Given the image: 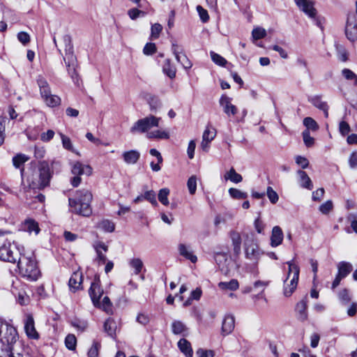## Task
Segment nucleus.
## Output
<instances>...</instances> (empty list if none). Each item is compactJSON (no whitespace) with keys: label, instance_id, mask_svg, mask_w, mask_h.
Here are the masks:
<instances>
[{"label":"nucleus","instance_id":"052dcab7","mask_svg":"<svg viewBox=\"0 0 357 357\" xmlns=\"http://www.w3.org/2000/svg\"><path fill=\"white\" fill-rule=\"evenodd\" d=\"M7 121L6 117L0 116V146L3 144L6 133H5V125Z\"/></svg>","mask_w":357,"mask_h":357},{"label":"nucleus","instance_id":"2f4dec72","mask_svg":"<svg viewBox=\"0 0 357 357\" xmlns=\"http://www.w3.org/2000/svg\"><path fill=\"white\" fill-rule=\"evenodd\" d=\"M146 137L149 139H169V135L165 130H153L146 133Z\"/></svg>","mask_w":357,"mask_h":357},{"label":"nucleus","instance_id":"a19ab883","mask_svg":"<svg viewBox=\"0 0 357 357\" xmlns=\"http://www.w3.org/2000/svg\"><path fill=\"white\" fill-rule=\"evenodd\" d=\"M66 347L71 351H74L77 346V338L73 334H68L65 339Z\"/></svg>","mask_w":357,"mask_h":357},{"label":"nucleus","instance_id":"6e6552de","mask_svg":"<svg viewBox=\"0 0 357 357\" xmlns=\"http://www.w3.org/2000/svg\"><path fill=\"white\" fill-rule=\"evenodd\" d=\"M244 247L246 259L253 263H257L263 252L259 248L257 241L253 238L252 235L250 237L248 234L246 235Z\"/></svg>","mask_w":357,"mask_h":357},{"label":"nucleus","instance_id":"09e8293b","mask_svg":"<svg viewBox=\"0 0 357 357\" xmlns=\"http://www.w3.org/2000/svg\"><path fill=\"white\" fill-rule=\"evenodd\" d=\"M210 54H211L212 61L215 64H217L220 66H225L227 64V60L225 58H223L222 56H220V54L215 53L214 52H211Z\"/></svg>","mask_w":357,"mask_h":357},{"label":"nucleus","instance_id":"b1692460","mask_svg":"<svg viewBox=\"0 0 357 357\" xmlns=\"http://www.w3.org/2000/svg\"><path fill=\"white\" fill-rule=\"evenodd\" d=\"M22 228L23 230L31 234L34 232L36 235H37L40 231V228L38 227V224L33 219H27L26 220L22 225Z\"/></svg>","mask_w":357,"mask_h":357},{"label":"nucleus","instance_id":"f8f14e48","mask_svg":"<svg viewBox=\"0 0 357 357\" xmlns=\"http://www.w3.org/2000/svg\"><path fill=\"white\" fill-rule=\"evenodd\" d=\"M172 50L175 55L176 59L185 69H190L192 64L183 52V49L176 43H172Z\"/></svg>","mask_w":357,"mask_h":357},{"label":"nucleus","instance_id":"ea45409f","mask_svg":"<svg viewBox=\"0 0 357 357\" xmlns=\"http://www.w3.org/2000/svg\"><path fill=\"white\" fill-rule=\"evenodd\" d=\"M342 75L347 80L353 81L354 86H357V75L352 70L349 68H344L342 70Z\"/></svg>","mask_w":357,"mask_h":357},{"label":"nucleus","instance_id":"5701e85b","mask_svg":"<svg viewBox=\"0 0 357 357\" xmlns=\"http://www.w3.org/2000/svg\"><path fill=\"white\" fill-rule=\"evenodd\" d=\"M123 160L128 165L135 164L140 158V153L136 150L126 151L122 155Z\"/></svg>","mask_w":357,"mask_h":357},{"label":"nucleus","instance_id":"9b49d317","mask_svg":"<svg viewBox=\"0 0 357 357\" xmlns=\"http://www.w3.org/2000/svg\"><path fill=\"white\" fill-rule=\"evenodd\" d=\"M24 330L29 339L38 340L40 339V334L35 326V321L31 314H26L23 320Z\"/></svg>","mask_w":357,"mask_h":357},{"label":"nucleus","instance_id":"c03bdc74","mask_svg":"<svg viewBox=\"0 0 357 357\" xmlns=\"http://www.w3.org/2000/svg\"><path fill=\"white\" fill-rule=\"evenodd\" d=\"M338 298L342 305H347L351 301L349 290L347 289H341L338 292Z\"/></svg>","mask_w":357,"mask_h":357},{"label":"nucleus","instance_id":"412c9836","mask_svg":"<svg viewBox=\"0 0 357 357\" xmlns=\"http://www.w3.org/2000/svg\"><path fill=\"white\" fill-rule=\"evenodd\" d=\"M283 232L279 226L273 227L271 236V245L272 247H277L280 245L283 241Z\"/></svg>","mask_w":357,"mask_h":357},{"label":"nucleus","instance_id":"864d4df0","mask_svg":"<svg viewBox=\"0 0 357 357\" xmlns=\"http://www.w3.org/2000/svg\"><path fill=\"white\" fill-rule=\"evenodd\" d=\"M187 186L190 195H194L197 190V178L195 176L190 177L187 182Z\"/></svg>","mask_w":357,"mask_h":357},{"label":"nucleus","instance_id":"c9c22d12","mask_svg":"<svg viewBox=\"0 0 357 357\" xmlns=\"http://www.w3.org/2000/svg\"><path fill=\"white\" fill-rule=\"evenodd\" d=\"M308 101L317 109L322 110L328 106L326 102L323 101L321 96H314L308 98Z\"/></svg>","mask_w":357,"mask_h":357},{"label":"nucleus","instance_id":"e2e57ef3","mask_svg":"<svg viewBox=\"0 0 357 357\" xmlns=\"http://www.w3.org/2000/svg\"><path fill=\"white\" fill-rule=\"evenodd\" d=\"M157 48L155 43H148L145 45L143 52L146 55H152L156 52Z\"/></svg>","mask_w":357,"mask_h":357},{"label":"nucleus","instance_id":"39448f33","mask_svg":"<svg viewBox=\"0 0 357 357\" xmlns=\"http://www.w3.org/2000/svg\"><path fill=\"white\" fill-rule=\"evenodd\" d=\"M287 264L289 270L287 278L284 281L283 294L286 297H289L297 287L300 270L293 261H287Z\"/></svg>","mask_w":357,"mask_h":357},{"label":"nucleus","instance_id":"4be33fe9","mask_svg":"<svg viewBox=\"0 0 357 357\" xmlns=\"http://www.w3.org/2000/svg\"><path fill=\"white\" fill-rule=\"evenodd\" d=\"M178 250L180 255L185 257L186 259L190 260L192 263H196L197 257L192 252L190 247L183 243H180L178 246Z\"/></svg>","mask_w":357,"mask_h":357},{"label":"nucleus","instance_id":"c85d7f7f","mask_svg":"<svg viewBox=\"0 0 357 357\" xmlns=\"http://www.w3.org/2000/svg\"><path fill=\"white\" fill-rule=\"evenodd\" d=\"M178 347L181 351L183 353L186 357H192L193 351L190 342L186 339L182 338L178 342Z\"/></svg>","mask_w":357,"mask_h":357},{"label":"nucleus","instance_id":"bf43d9fd","mask_svg":"<svg viewBox=\"0 0 357 357\" xmlns=\"http://www.w3.org/2000/svg\"><path fill=\"white\" fill-rule=\"evenodd\" d=\"M303 124L307 127V130L311 129L312 130H317L319 128L317 123L311 117L305 118Z\"/></svg>","mask_w":357,"mask_h":357},{"label":"nucleus","instance_id":"0eeeda50","mask_svg":"<svg viewBox=\"0 0 357 357\" xmlns=\"http://www.w3.org/2000/svg\"><path fill=\"white\" fill-rule=\"evenodd\" d=\"M18 339L16 328L6 323L0 332V342L2 344L3 351H10Z\"/></svg>","mask_w":357,"mask_h":357},{"label":"nucleus","instance_id":"58836bf2","mask_svg":"<svg viewBox=\"0 0 357 357\" xmlns=\"http://www.w3.org/2000/svg\"><path fill=\"white\" fill-rule=\"evenodd\" d=\"M29 158L26 155L19 153L13 157V163L16 168H20V167L23 165L24 162L29 160Z\"/></svg>","mask_w":357,"mask_h":357},{"label":"nucleus","instance_id":"a18cd8bd","mask_svg":"<svg viewBox=\"0 0 357 357\" xmlns=\"http://www.w3.org/2000/svg\"><path fill=\"white\" fill-rule=\"evenodd\" d=\"M146 15V12L139 10L137 8H130L128 11V15L132 20H135L139 17H144Z\"/></svg>","mask_w":357,"mask_h":357},{"label":"nucleus","instance_id":"69168bd1","mask_svg":"<svg viewBox=\"0 0 357 357\" xmlns=\"http://www.w3.org/2000/svg\"><path fill=\"white\" fill-rule=\"evenodd\" d=\"M303 138L305 144L307 146H312L314 144V138L312 137L310 135V132L308 130H305L303 132Z\"/></svg>","mask_w":357,"mask_h":357},{"label":"nucleus","instance_id":"f704fd0d","mask_svg":"<svg viewBox=\"0 0 357 357\" xmlns=\"http://www.w3.org/2000/svg\"><path fill=\"white\" fill-rule=\"evenodd\" d=\"M225 180H229L234 183H238L243 180L242 176L237 173L233 167L225 174Z\"/></svg>","mask_w":357,"mask_h":357},{"label":"nucleus","instance_id":"20e7f679","mask_svg":"<svg viewBox=\"0 0 357 357\" xmlns=\"http://www.w3.org/2000/svg\"><path fill=\"white\" fill-rule=\"evenodd\" d=\"M63 42L65 45L63 60L66 64L68 73L73 81L75 83H77L79 79L76 71V57L73 54V46L70 36L68 35L63 36Z\"/></svg>","mask_w":357,"mask_h":357},{"label":"nucleus","instance_id":"f03ea898","mask_svg":"<svg viewBox=\"0 0 357 357\" xmlns=\"http://www.w3.org/2000/svg\"><path fill=\"white\" fill-rule=\"evenodd\" d=\"M15 264H17L21 276L26 280L36 281L40 276V271L33 253H22Z\"/></svg>","mask_w":357,"mask_h":357},{"label":"nucleus","instance_id":"0e129e2a","mask_svg":"<svg viewBox=\"0 0 357 357\" xmlns=\"http://www.w3.org/2000/svg\"><path fill=\"white\" fill-rule=\"evenodd\" d=\"M333 208L332 201L328 200L319 206V211L323 214H328Z\"/></svg>","mask_w":357,"mask_h":357},{"label":"nucleus","instance_id":"49530a36","mask_svg":"<svg viewBox=\"0 0 357 357\" xmlns=\"http://www.w3.org/2000/svg\"><path fill=\"white\" fill-rule=\"evenodd\" d=\"M229 193L231 197L237 199H243L248 197L247 192H242L236 188H231L229 190Z\"/></svg>","mask_w":357,"mask_h":357},{"label":"nucleus","instance_id":"393cba45","mask_svg":"<svg viewBox=\"0 0 357 357\" xmlns=\"http://www.w3.org/2000/svg\"><path fill=\"white\" fill-rule=\"evenodd\" d=\"M296 311L298 313V319L304 321L307 319V302L305 300H302L299 301L296 306Z\"/></svg>","mask_w":357,"mask_h":357},{"label":"nucleus","instance_id":"2eb2a0df","mask_svg":"<svg viewBox=\"0 0 357 357\" xmlns=\"http://www.w3.org/2000/svg\"><path fill=\"white\" fill-rule=\"evenodd\" d=\"M214 259L220 271L223 274L227 275L229 271V265L231 263V260L228 258L227 255L218 252L215 255Z\"/></svg>","mask_w":357,"mask_h":357},{"label":"nucleus","instance_id":"3c124183","mask_svg":"<svg viewBox=\"0 0 357 357\" xmlns=\"http://www.w3.org/2000/svg\"><path fill=\"white\" fill-rule=\"evenodd\" d=\"M112 303L109 298L107 296H105L100 302V305H98L97 307L102 309L107 313L109 314L112 312Z\"/></svg>","mask_w":357,"mask_h":357},{"label":"nucleus","instance_id":"4c0bfd02","mask_svg":"<svg viewBox=\"0 0 357 357\" xmlns=\"http://www.w3.org/2000/svg\"><path fill=\"white\" fill-rule=\"evenodd\" d=\"M98 227L106 232H112L115 229V225L109 220H102L98 222Z\"/></svg>","mask_w":357,"mask_h":357},{"label":"nucleus","instance_id":"423d86ee","mask_svg":"<svg viewBox=\"0 0 357 357\" xmlns=\"http://www.w3.org/2000/svg\"><path fill=\"white\" fill-rule=\"evenodd\" d=\"M22 253L16 245L1 238V243H0L1 260L15 264Z\"/></svg>","mask_w":357,"mask_h":357},{"label":"nucleus","instance_id":"bb28decb","mask_svg":"<svg viewBox=\"0 0 357 357\" xmlns=\"http://www.w3.org/2000/svg\"><path fill=\"white\" fill-rule=\"evenodd\" d=\"M37 83L40 89V93L42 98L45 97L47 98V96L52 93L50 85L45 78L39 77L37 79Z\"/></svg>","mask_w":357,"mask_h":357},{"label":"nucleus","instance_id":"ddd939ff","mask_svg":"<svg viewBox=\"0 0 357 357\" xmlns=\"http://www.w3.org/2000/svg\"><path fill=\"white\" fill-rule=\"evenodd\" d=\"M89 293L93 305L95 306L100 305V298L102 296L103 290L100 287L99 278L96 279L91 283Z\"/></svg>","mask_w":357,"mask_h":357},{"label":"nucleus","instance_id":"338daca9","mask_svg":"<svg viewBox=\"0 0 357 357\" xmlns=\"http://www.w3.org/2000/svg\"><path fill=\"white\" fill-rule=\"evenodd\" d=\"M197 12L199 13V15L200 19L202 20V21L203 22H206L208 20V19H209V16H208L207 10L206 9H204L201 6H197Z\"/></svg>","mask_w":357,"mask_h":357},{"label":"nucleus","instance_id":"7c9ffc66","mask_svg":"<svg viewBox=\"0 0 357 357\" xmlns=\"http://www.w3.org/2000/svg\"><path fill=\"white\" fill-rule=\"evenodd\" d=\"M337 268V274H339L342 278H345L351 272L353 267L350 263L342 261L338 264Z\"/></svg>","mask_w":357,"mask_h":357},{"label":"nucleus","instance_id":"473e14b6","mask_svg":"<svg viewBox=\"0 0 357 357\" xmlns=\"http://www.w3.org/2000/svg\"><path fill=\"white\" fill-rule=\"evenodd\" d=\"M163 73L169 78L173 79L176 76V68L171 63L169 59H166L162 66Z\"/></svg>","mask_w":357,"mask_h":357},{"label":"nucleus","instance_id":"774afa93","mask_svg":"<svg viewBox=\"0 0 357 357\" xmlns=\"http://www.w3.org/2000/svg\"><path fill=\"white\" fill-rule=\"evenodd\" d=\"M198 357H214V351L213 350H206L204 349H199L197 351Z\"/></svg>","mask_w":357,"mask_h":357},{"label":"nucleus","instance_id":"8fccbe9b","mask_svg":"<svg viewBox=\"0 0 357 357\" xmlns=\"http://www.w3.org/2000/svg\"><path fill=\"white\" fill-rule=\"evenodd\" d=\"M101 347L100 342L93 341L91 347L88 351V357H98L99 350Z\"/></svg>","mask_w":357,"mask_h":357},{"label":"nucleus","instance_id":"e433bc0d","mask_svg":"<svg viewBox=\"0 0 357 357\" xmlns=\"http://www.w3.org/2000/svg\"><path fill=\"white\" fill-rule=\"evenodd\" d=\"M45 104L50 107L58 106L61 104V98L56 95L50 94L43 98Z\"/></svg>","mask_w":357,"mask_h":357},{"label":"nucleus","instance_id":"79ce46f5","mask_svg":"<svg viewBox=\"0 0 357 357\" xmlns=\"http://www.w3.org/2000/svg\"><path fill=\"white\" fill-rule=\"evenodd\" d=\"M216 135V130L215 128L207 126L205 130L204 131L202 135V139L211 142L213 140Z\"/></svg>","mask_w":357,"mask_h":357},{"label":"nucleus","instance_id":"680f3d73","mask_svg":"<svg viewBox=\"0 0 357 357\" xmlns=\"http://www.w3.org/2000/svg\"><path fill=\"white\" fill-rule=\"evenodd\" d=\"M144 199L149 201L152 205L157 206L158 202L155 199V194L153 190H148L144 195Z\"/></svg>","mask_w":357,"mask_h":357},{"label":"nucleus","instance_id":"dca6fc26","mask_svg":"<svg viewBox=\"0 0 357 357\" xmlns=\"http://www.w3.org/2000/svg\"><path fill=\"white\" fill-rule=\"evenodd\" d=\"M297 6L307 15L311 18H314L317 15V10L314 7V3L310 0H294Z\"/></svg>","mask_w":357,"mask_h":357},{"label":"nucleus","instance_id":"5fc2aeb1","mask_svg":"<svg viewBox=\"0 0 357 357\" xmlns=\"http://www.w3.org/2000/svg\"><path fill=\"white\" fill-rule=\"evenodd\" d=\"M71 325L77 328L79 331L83 332L84 331L87 326V322L85 321H82L79 319H75L71 321Z\"/></svg>","mask_w":357,"mask_h":357},{"label":"nucleus","instance_id":"9d476101","mask_svg":"<svg viewBox=\"0 0 357 357\" xmlns=\"http://www.w3.org/2000/svg\"><path fill=\"white\" fill-rule=\"evenodd\" d=\"M93 169L89 165H84L79 162H75L72 165L71 172L75 176L72 178L70 182L73 187H77L81 183V175L90 176Z\"/></svg>","mask_w":357,"mask_h":357},{"label":"nucleus","instance_id":"1a4fd4ad","mask_svg":"<svg viewBox=\"0 0 357 357\" xmlns=\"http://www.w3.org/2000/svg\"><path fill=\"white\" fill-rule=\"evenodd\" d=\"M160 119V118H157L152 115L139 119L130 128V132L133 134L147 132L153 127H158Z\"/></svg>","mask_w":357,"mask_h":357},{"label":"nucleus","instance_id":"13d9d810","mask_svg":"<svg viewBox=\"0 0 357 357\" xmlns=\"http://www.w3.org/2000/svg\"><path fill=\"white\" fill-rule=\"evenodd\" d=\"M252 36L254 40L261 39L266 36V31L263 28L257 27L252 30Z\"/></svg>","mask_w":357,"mask_h":357},{"label":"nucleus","instance_id":"cd10ccee","mask_svg":"<svg viewBox=\"0 0 357 357\" xmlns=\"http://www.w3.org/2000/svg\"><path fill=\"white\" fill-rule=\"evenodd\" d=\"M298 175L299 176V182L300 185L302 188H307L308 190H311L313 187L312 181L310 178L308 176L307 173L303 170H298L297 172Z\"/></svg>","mask_w":357,"mask_h":357},{"label":"nucleus","instance_id":"a878e982","mask_svg":"<svg viewBox=\"0 0 357 357\" xmlns=\"http://www.w3.org/2000/svg\"><path fill=\"white\" fill-rule=\"evenodd\" d=\"M172 331L175 335H182L183 336L187 335L188 328L181 321H174L172 324Z\"/></svg>","mask_w":357,"mask_h":357},{"label":"nucleus","instance_id":"de8ad7c7","mask_svg":"<svg viewBox=\"0 0 357 357\" xmlns=\"http://www.w3.org/2000/svg\"><path fill=\"white\" fill-rule=\"evenodd\" d=\"M169 195V190L168 188H162L160 190L158 193V199L163 205H168L169 200L168 196Z\"/></svg>","mask_w":357,"mask_h":357},{"label":"nucleus","instance_id":"7ed1b4c3","mask_svg":"<svg viewBox=\"0 0 357 357\" xmlns=\"http://www.w3.org/2000/svg\"><path fill=\"white\" fill-rule=\"evenodd\" d=\"M51 178L50 169L47 162L40 163L38 169H34L27 176V181L32 188L43 189L46 187Z\"/></svg>","mask_w":357,"mask_h":357},{"label":"nucleus","instance_id":"c756f323","mask_svg":"<svg viewBox=\"0 0 357 357\" xmlns=\"http://www.w3.org/2000/svg\"><path fill=\"white\" fill-rule=\"evenodd\" d=\"M104 331L107 335L112 337H114L116 331V323L112 319H107L104 323Z\"/></svg>","mask_w":357,"mask_h":357},{"label":"nucleus","instance_id":"6ab92c4d","mask_svg":"<svg viewBox=\"0 0 357 357\" xmlns=\"http://www.w3.org/2000/svg\"><path fill=\"white\" fill-rule=\"evenodd\" d=\"M229 237L232 243L234 253L238 255L241 251L242 238L241 234L237 231L232 230L229 232Z\"/></svg>","mask_w":357,"mask_h":357},{"label":"nucleus","instance_id":"f3484780","mask_svg":"<svg viewBox=\"0 0 357 357\" xmlns=\"http://www.w3.org/2000/svg\"><path fill=\"white\" fill-rule=\"evenodd\" d=\"M93 248L97 254V260L102 264H105L107 261L105 253L108 250V246L102 241H98L93 244Z\"/></svg>","mask_w":357,"mask_h":357},{"label":"nucleus","instance_id":"37998d69","mask_svg":"<svg viewBox=\"0 0 357 357\" xmlns=\"http://www.w3.org/2000/svg\"><path fill=\"white\" fill-rule=\"evenodd\" d=\"M129 264L132 268L135 269V274L136 275H138L141 272L144 266L142 261L139 258H134L130 259Z\"/></svg>","mask_w":357,"mask_h":357},{"label":"nucleus","instance_id":"aec40b11","mask_svg":"<svg viewBox=\"0 0 357 357\" xmlns=\"http://www.w3.org/2000/svg\"><path fill=\"white\" fill-rule=\"evenodd\" d=\"M82 280V273L79 271L74 272L69 280L68 285L70 289L73 291H76L79 289L81 288Z\"/></svg>","mask_w":357,"mask_h":357},{"label":"nucleus","instance_id":"72a5a7b5","mask_svg":"<svg viewBox=\"0 0 357 357\" xmlns=\"http://www.w3.org/2000/svg\"><path fill=\"white\" fill-rule=\"evenodd\" d=\"M218 287L222 290L235 291L238 289L239 284L237 280L232 279L229 282H220L218 283Z\"/></svg>","mask_w":357,"mask_h":357},{"label":"nucleus","instance_id":"a211bd4d","mask_svg":"<svg viewBox=\"0 0 357 357\" xmlns=\"http://www.w3.org/2000/svg\"><path fill=\"white\" fill-rule=\"evenodd\" d=\"M235 319L233 315L227 314L225 317L222 324L221 333L225 336L230 334L234 329Z\"/></svg>","mask_w":357,"mask_h":357},{"label":"nucleus","instance_id":"6e6d98bb","mask_svg":"<svg viewBox=\"0 0 357 357\" xmlns=\"http://www.w3.org/2000/svg\"><path fill=\"white\" fill-rule=\"evenodd\" d=\"M60 135L63 148L66 149V150L75 152L70 139L62 133H61Z\"/></svg>","mask_w":357,"mask_h":357},{"label":"nucleus","instance_id":"f257e3e1","mask_svg":"<svg viewBox=\"0 0 357 357\" xmlns=\"http://www.w3.org/2000/svg\"><path fill=\"white\" fill-rule=\"evenodd\" d=\"M93 199L91 192L87 189L77 190L73 198H69V206L72 212L85 217L92 213L91 202Z\"/></svg>","mask_w":357,"mask_h":357},{"label":"nucleus","instance_id":"4d7b16f0","mask_svg":"<svg viewBox=\"0 0 357 357\" xmlns=\"http://www.w3.org/2000/svg\"><path fill=\"white\" fill-rule=\"evenodd\" d=\"M266 195L272 204H276L278 202L279 199L278 195L271 186L267 188Z\"/></svg>","mask_w":357,"mask_h":357},{"label":"nucleus","instance_id":"603ef678","mask_svg":"<svg viewBox=\"0 0 357 357\" xmlns=\"http://www.w3.org/2000/svg\"><path fill=\"white\" fill-rule=\"evenodd\" d=\"M162 30V26L159 23H155L151 26V38L157 39L158 38L160 33Z\"/></svg>","mask_w":357,"mask_h":357},{"label":"nucleus","instance_id":"4468645a","mask_svg":"<svg viewBox=\"0 0 357 357\" xmlns=\"http://www.w3.org/2000/svg\"><path fill=\"white\" fill-rule=\"evenodd\" d=\"M347 38L351 42L357 40V23L354 15L349 16L345 28Z\"/></svg>","mask_w":357,"mask_h":357}]
</instances>
